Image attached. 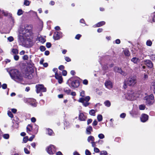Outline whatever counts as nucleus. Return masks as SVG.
Segmentation results:
<instances>
[{
    "label": "nucleus",
    "instance_id": "obj_1",
    "mask_svg": "<svg viewBox=\"0 0 155 155\" xmlns=\"http://www.w3.org/2000/svg\"><path fill=\"white\" fill-rule=\"evenodd\" d=\"M32 25L26 24L21 26L19 29L18 41L23 44L25 41L32 34Z\"/></svg>",
    "mask_w": 155,
    "mask_h": 155
},
{
    "label": "nucleus",
    "instance_id": "obj_2",
    "mask_svg": "<svg viewBox=\"0 0 155 155\" xmlns=\"http://www.w3.org/2000/svg\"><path fill=\"white\" fill-rule=\"evenodd\" d=\"M9 74L12 79L16 81H20L22 80L23 77L21 73L17 69L11 70Z\"/></svg>",
    "mask_w": 155,
    "mask_h": 155
},
{
    "label": "nucleus",
    "instance_id": "obj_3",
    "mask_svg": "<svg viewBox=\"0 0 155 155\" xmlns=\"http://www.w3.org/2000/svg\"><path fill=\"white\" fill-rule=\"evenodd\" d=\"M85 91H82L80 93V96L81 97L79 99L78 101L82 103L85 107H87L89 104L88 102L90 100V97L89 96L85 97Z\"/></svg>",
    "mask_w": 155,
    "mask_h": 155
},
{
    "label": "nucleus",
    "instance_id": "obj_4",
    "mask_svg": "<svg viewBox=\"0 0 155 155\" xmlns=\"http://www.w3.org/2000/svg\"><path fill=\"white\" fill-rule=\"evenodd\" d=\"M137 83V79L135 77H132L128 78L127 80H125L124 82L123 87L126 88L127 85L133 86Z\"/></svg>",
    "mask_w": 155,
    "mask_h": 155
},
{
    "label": "nucleus",
    "instance_id": "obj_5",
    "mask_svg": "<svg viewBox=\"0 0 155 155\" xmlns=\"http://www.w3.org/2000/svg\"><path fill=\"white\" fill-rule=\"evenodd\" d=\"M125 98L128 100L133 101L135 100L138 97L139 95L133 91H129L125 94Z\"/></svg>",
    "mask_w": 155,
    "mask_h": 155
},
{
    "label": "nucleus",
    "instance_id": "obj_6",
    "mask_svg": "<svg viewBox=\"0 0 155 155\" xmlns=\"http://www.w3.org/2000/svg\"><path fill=\"white\" fill-rule=\"evenodd\" d=\"M36 92L37 93L40 92H45L46 91V89L42 84H38L36 86Z\"/></svg>",
    "mask_w": 155,
    "mask_h": 155
},
{
    "label": "nucleus",
    "instance_id": "obj_7",
    "mask_svg": "<svg viewBox=\"0 0 155 155\" xmlns=\"http://www.w3.org/2000/svg\"><path fill=\"white\" fill-rule=\"evenodd\" d=\"M154 97L153 95L151 94L149 96L145 97L144 100L146 101V103L149 104H152L154 102Z\"/></svg>",
    "mask_w": 155,
    "mask_h": 155
},
{
    "label": "nucleus",
    "instance_id": "obj_8",
    "mask_svg": "<svg viewBox=\"0 0 155 155\" xmlns=\"http://www.w3.org/2000/svg\"><path fill=\"white\" fill-rule=\"evenodd\" d=\"M47 152L50 154H54L56 151V149L54 146L51 145L48 146L47 149Z\"/></svg>",
    "mask_w": 155,
    "mask_h": 155
},
{
    "label": "nucleus",
    "instance_id": "obj_9",
    "mask_svg": "<svg viewBox=\"0 0 155 155\" xmlns=\"http://www.w3.org/2000/svg\"><path fill=\"white\" fill-rule=\"evenodd\" d=\"M105 85L106 88L109 89H111L113 87L112 83L110 81H106Z\"/></svg>",
    "mask_w": 155,
    "mask_h": 155
},
{
    "label": "nucleus",
    "instance_id": "obj_10",
    "mask_svg": "<svg viewBox=\"0 0 155 155\" xmlns=\"http://www.w3.org/2000/svg\"><path fill=\"white\" fill-rule=\"evenodd\" d=\"M114 70L115 72L119 73L124 76H125L126 75V73L124 72L123 71L121 68H119L118 67H114Z\"/></svg>",
    "mask_w": 155,
    "mask_h": 155
},
{
    "label": "nucleus",
    "instance_id": "obj_11",
    "mask_svg": "<svg viewBox=\"0 0 155 155\" xmlns=\"http://www.w3.org/2000/svg\"><path fill=\"white\" fill-rule=\"evenodd\" d=\"M28 101L29 104L32 106L35 107L37 106V103L36 100L33 98H30L28 100Z\"/></svg>",
    "mask_w": 155,
    "mask_h": 155
},
{
    "label": "nucleus",
    "instance_id": "obj_12",
    "mask_svg": "<svg viewBox=\"0 0 155 155\" xmlns=\"http://www.w3.org/2000/svg\"><path fill=\"white\" fill-rule=\"evenodd\" d=\"M55 78L58 80L59 83L61 84L62 82L63 79L61 75L58 74L57 72H56L55 74Z\"/></svg>",
    "mask_w": 155,
    "mask_h": 155
},
{
    "label": "nucleus",
    "instance_id": "obj_13",
    "mask_svg": "<svg viewBox=\"0 0 155 155\" xmlns=\"http://www.w3.org/2000/svg\"><path fill=\"white\" fill-rule=\"evenodd\" d=\"M148 116L145 114H143L140 117L141 121L143 122H146L148 119Z\"/></svg>",
    "mask_w": 155,
    "mask_h": 155
},
{
    "label": "nucleus",
    "instance_id": "obj_14",
    "mask_svg": "<svg viewBox=\"0 0 155 155\" xmlns=\"http://www.w3.org/2000/svg\"><path fill=\"white\" fill-rule=\"evenodd\" d=\"M79 85V83L77 80H74L71 82V86L74 87H77Z\"/></svg>",
    "mask_w": 155,
    "mask_h": 155
},
{
    "label": "nucleus",
    "instance_id": "obj_15",
    "mask_svg": "<svg viewBox=\"0 0 155 155\" xmlns=\"http://www.w3.org/2000/svg\"><path fill=\"white\" fill-rule=\"evenodd\" d=\"M145 64L149 68H151L153 67V64L149 60H147L145 61Z\"/></svg>",
    "mask_w": 155,
    "mask_h": 155
},
{
    "label": "nucleus",
    "instance_id": "obj_16",
    "mask_svg": "<svg viewBox=\"0 0 155 155\" xmlns=\"http://www.w3.org/2000/svg\"><path fill=\"white\" fill-rule=\"evenodd\" d=\"M61 38L60 35L59 33L56 32L54 33L53 35V38L55 40H58Z\"/></svg>",
    "mask_w": 155,
    "mask_h": 155
},
{
    "label": "nucleus",
    "instance_id": "obj_17",
    "mask_svg": "<svg viewBox=\"0 0 155 155\" xmlns=\"http://www.w3.org/2000/svg\"><path fill=\"white\" fill-rule=\"evenodd\" d=\"M79 119L81 120H84L86 119V117L82 113H80L79 117Z\"/></svg>",
    "mask_w": 155,
    "mask_h": 155
},
{
    "label": "nucleus",
    "instance_id": "obj_18",
    "mask_svg": "<svg viewBox=\"0 0 155 155\" xmlns=\"http://www.w3.org/2000/svg\"><path fill=\"white\" fill-rule=\"evenodd\" d=\"M32 129V126L30 125H28L26 127L27 132L28 134H30V132L31 131Z\"/></svg>",
    "mask_w": 155,
    "mask_h": 155
},
{
    "label": "nucleus",
    "instance_id": "obj_19",
    "mask_svg": "<svg viewBox=\"0 0 155 155\" xmlns=\"http://www.w3.org/2000/svg\"><path fill=\"white\" fill-rule=\"evenodd\" d=\"M92 130V128L90 126L86 129V134H91V132Z\"/></svg>",
    "mask_w": 155,
    "mask_h": 155
},
{
    "label": "nucleus",
    "instance_id": "obj_20",
    "mask_svg": "<svg viewBox=\"0 0 155 155\" xmlns=\"http://www.w3.org/2000/svg\"><path fill=\"white\" fill-rule=\"evenodd\" d=\"M87 140L89 142H92L94 140V137L92 136H90L87 138Z\"/></svg>",
    "mask_w": 155,
    "mask_h": 155
},
{
    "label": "nucleus",
    "instance_id": "obj_21",
    "mask_svg": "<svg viewBox=\"0 0 155 155\" xmlns=\"http://www.w3.org/2000/svg\"><path fill=\"white\" fill-rule=\"evenodd\" d=\"M38 40L41 43H43L45 41V39L42 37H40L38 38Z\"/></svg>",
    "mask_w": 155,
    "mask_h": 155
},
{
    "label": "nucleus",
    "instance_id": "obj_22",
    "mask_svg": "<svg viewBox=\"0 0 155 155\" xmlns=\"http://www.w3.org/2000/svg\"><path fill=\"white\" fill-rule=\"evenodd\" d=\"M131 61L134 63H137L139 61V60L138 58L134 57L132 59Z\"/></svg>",
    "mask_w": 155,
    "mask_h": 155
},
{
    "label": "nucleus",
    "instance_id": "obj_23",
    "mask_svg": "<svg viewBox=\"0 0 155 155\" xmlns=\"http://www.w3.org/2000/svg\"><path fill=\"white\" fill-rule=\"evenodd\" d=\"M96 111L94 110H91L89 111V114L90 115L95 116V115Z\"/></svg>",
    "mask_w": 155,
    "mask_h": 155
},
{
    "label": "nucleus",
    "instance_id": "obj_24",
    "mask_svg": "<svg viewBox=\"0 0 155 155\" xmlns=\"http://www.w3.org/2000/svg\"><path fill=\"white\" fill-rule=\"evenodd\" d=\"M64 91L66 94H69L70 93L71 90L68 88H65L64 89Z\"/></svg>",
    "mask_w": 155,
    "mask_h": 155
},
{
    "label": "nucleus",
    "instance_id": "obj_25",
    "mask_svg": "<svg viewBox=\"0 0 155 155\" xmlns=\"http://www.w3.org/2000/svg\"><path fill=\"white\" fill-rule=\"evenodd\" d=\"M105 22L104 21H101L99 22L97 24V27H100L103 25H104Z\"/></svg>",
    "mask_w": 155,
    "mask_h": 155
},
{
    "label": "nucleus",
    "instance_id": "obj_26",
    "mask_svg": "<svg viewBox=\"0 0 155 155\" xmlns=\"http://www.w3.org/2000/svg\"><path fill=\"white\" fill-rule=\"evenodd\" d=\"M97 117V120L99 121H101L102 120L103 117L101 115H98Z\"/></svg>",
    "mask_w": 155,
    "mask_h": 155
},
{
    "label": "nucleus",
    "instance_id": "obj_27",
    "mask_svg": "<svg viewBox=\"0 0 155 155\" xmlns=\"http://www.w3.org/2000/svg\"><path fill=\"white\" fill-rule=\"evenodd\" d=\"M30 3V1L28 0H25V1H24V4L26 6H29Z\"/></svg>",
    "mask_w": 155,
    "mask_h": 155
},
{
    "label": "nucleus",
    "instance_id": "obj_28",
    "mask_svg": "<svg viewBox=\"0 0 155 155\" xmlns=\"http://www.w3.org/2000/svg\"><path fill=\"white\" fill-rule=\"evenodd\" d=\"M104 103L105 105L107 106V107H110V103L108 101H105L104 102Z\"/></svg>",
    "mask_w": 155,
    "mask_h": 155
},
{
    "label": "nucleus",
    "instance_id": "obj_29",
    "mask_svg": "<svg viewBox=\"0 0 155 155\" xmlns=\"http://www.w3.org/2000/svg\"><path fill=\"white\" fill-rule=\"evenodd\" d=\"M124 53L126 56H128L130 55L129 51L128 50L126 49L124 50Z\"/></svg>",
    "mask_w": 155,
    "mask_h": 155
},
{
    "label": "nucleus",
    "instance_id": "obj_30",
    "mask_svg": "<svg viewBox=\"0 0 155 155\" xmlns=\"http://www.w3.org/2000/svg\"><path fill=\"white\" fill-rule=\"evenodd\" d=\"M12 52L15 54H17L18 53V51L16 49H13L12 50Z\"/></svg>",
    "mask_w": 155,
    "mask_h": 155
},
{
    "label": "nucleus",
    "instance_id": "obj_31",
    "mask_svg": "<svg viewBox=\"0 0 155 155\" xmlns=\"http://www.w3.org/2000/svg\"><path fill=\"white\" fill-rule=\"evenodd\" d=\"M23 13V11L21 9H20L18 10L17 14L18 15H22Z\"/></svg>",
    "mask_w": 155,
    "mask_h": 155
},
{
    "label": "nucleus",
    "instance_id": "obj_32",
    "mask_svg": "<svg viewBox=\"0 0 155 155\" xmlns=\"http://www.w3.org/2000/svg\"><path fill=\"white\" fill-rule=\"evenodd\" d=\"M146 44L147 46H151L152 44V42L150 40H148L147 41Z\"/></svg>",
    "mask_w": 155,
    "mask_h": 155
},
{
    "label": "nucleus",
    "instance_id": "obj_33",
    "mask_svg": "<svg viewBox=\"0 0 155 155\" xmlns=\"http://www.w3.org/2000/svg\"><path fill=\"white\" fill-rule=\"evenodd\" d=\"M48 133L50 135H51L53 134V131L50 129H48Z\"/></svg>",
    "mask_w": 155,
    "mask_h": 155
},
{
    "label": "nucleus",
    "instance_id": "obj_34",
    "mask_svg": "<svg viewBox=\"0 0 155 155\" xmlns=\"http://www.w3.org/2000/svg\"><path fill=\"white\" fill-rule=\"evenodd\" d=\"M28 140V136L25 137L23 139V141L24 143H26Z\"/></svg>",
    "mask_w": 155,
    "mask_h": 155
},
{
    "label": "nucleus",
    "instance_id": "obj_35",
    "mask_svg": "<svg viewBox=\"0 0 155 155\" xmlns=\"http://www.w3.org/2000/svg\"><path fill=\"white\" fill-rule=\"evenodd\" d=\"M98 137L99 138L102 139L104 137V136L103 134H100L98 135Z\"/></svg>",
    "mask_w": 155,
    "mask_h": 155
},
{
    "label": "nucleus",
    "instance_id": "obj_36",
    "mask_svg": "<svg viewBox=\"0 0 155 155\" xmlns=\"http://www.w3.org/2000/svg\"><path fill=\"white\" fill-rule=\"evenodd\" d=\"M3 136L4 138L5 139H8L9 137V135L8 134H4Z\"/></svg>",
    "mask_w": 155,
    "mask_h": 155
},
{
    "label": "nucleus",
    "instance_id": "obj_37",
    "mask_svg": "<svg viewBox=\"0 0 155 155\" xmlns=\"http://www.w3.org/2000/svg\"><path fill=\"white\" fill-rule=\"evenodd\" d=\"M8 116L11 118H12L13 117V115L11 113V112L9 111L8 112Z\"/></svg>",
    "mask_w": 155,
    "mask_h": 155
},
{
    "label": "nucleus",
    "instance_id": "obj_38",
    "mask_svg": "<svg viewBox=\"0 0 155 155\" xmlns=\"http://www.w3.org/2000/svg\"><path fill=\"white\" fill-rule=\"evenodd\" d=\"M107 153L106 151H103L100 153V155H107Z\"/></svg>",
    "mask_w": 155,
    "mask_h": 155
},
{
    "label": "nucleus",
    "instance_id": "obj_39",
    "mask_svg": "<svg viewBox=\"0 0 155 155\" xmlns=\"http://www.w3.org/2000/svg\"><path fill=\"white\" fill-rule=\"evenodd\" d=\"M145 106L143 105H141L139 106V109L140 110H144L145 108Z\"/></svg>",
    "mask_w": 155,
    "mask_h": 155
},
{
    "label": "nucleus",
    "instance_id": "obj_40",
    "mask_svg": "<svg viewBox=\"0 0 155 155\" xmlns=\"http://www.w3.org/2000/svg\"><path fill=\"white\" fill-rule=\"evenodd\" d=\"M2 14L5 16H6L7 15V14L4 11H1L0 10V15L1 14Z\"/></svg>",
    "mask_w": 155,
    "mask_h": 155
},
{
    "label": "nucleus",
    "instance_id": "obj_41",
    "mask_svg": "<svg viewBox=\"0 0 155 155\" xmlns=\"http://www.w3.org/2000/svg\"><path fill=\"white\" fill-rule=\"evenodd\" d=\"M40 49L41 51H44L45 49V46H41L40 47Z\"/></svg>",
    "mask_w": 155,
    "mask_h": 155
},
{
    "label": "nucleus",
    "instance_id": "obj_42",
    "mask_svg": "<svg viewBox=\"0 0 155 155\" xmlns=\"http://www.w3.org/2000/svg\"><path fill=\"white\" fill-rule=\"evenodd\" d=\"M64 68V67L63 65L60 66L58 67V69L60 70H62Z\"/></svg>",
    "mask_w": 155,
    "mask_h": 155
},
{
    "label": "nucleus",
    "instance_id": "obj_43",
    "mask_svg": "<svg viewBox=\"0 0 155 155\" xmlns=\"http://www.w3.org/2000/svg\"><path fill=\"white\" fill-rule=\"evenodd\" d=\"M62 74L63 76H66L67 74V71L66 70H63L62 72Z\"/></svg>",
    "mask_w": 155,
    "mask_h": 155
},
{
    "label": "nucleus",
    "instance_id": "obj_44",
    "mask_svg": "<svg viewBox=\"0 0 155 155\" xmlns=\"http://www.w3.org/2000/svg\"><path fill=\"white\" fill-rule=\"evenodd\" d=\"M150 58L151 59L153 60H155V55L154 54H152L150 56Z\"/></svg>",
    "mask_w": 155,
    "mask_h": 155
},
{
    "label": "nucleus",
    "instance_id": "obj_45",
    "mask_svg": "<svg viewBox=\"0 0 155 155\" xmlns=\"http://www.w3.org/2000/svg\"><path fill=\"white\" fill-rule=\"evenodd\" d=\"M83 83L85 85H87L88 84V81L86 79H85L83 81Z\"/></svg>",
    "mask_w": 155,
    "mask_h": 155
},
{
    "label": "nucleus",
    "instance_id": "obj_46",
    "mask_svg": "<svg viewBox=\"0 0 155 155\" xmlns=\"http://www.w3.org/2000/svg\"><path fill=\"white\" fill-rule=\"evenodd\" d=\"M14 59L16 61H18L19 58V57L18 55H15L14 57Z\"/></svg>",
    "mask_w": 155,
    "mask_h": 155
},
{
    "label": "nucleus",
    "instance_id": "obj_47",
    "mask_svg": "<svg viewBox=\"0 0 155 155\" xmlns=\"http://www.w3.org/2000/svg\"><path fill=\"white\" fill-rule=\"evenodd\" d=\"M148 75L147 74H144L143 79L144 80H146L148 78Z\"/></svg>",
    "mask_w": 155,
    "mask_h": 155
},
{
    "label": "nucleus",
    "instance_id": "obj_48",
    "mask_svg": "<svg viewBox=\"0 0 155 155\" xmlns=\"http://www.w3.org/2000/svg\"><path fill=\"white\" fill-rule=\"evenodd\" d=\"M13 39V38L12 37H10L8 38V40L10 42L12 41Z\"/></svg>",
    "mask_w": 155,
    "mask_h": 155
},
{
    "label": "nucleus",
    "instance_id": "obj_49",
    "mask_svg": "<svg viewBox=\"0 0 155 155\" xmlns=\"http://www.w3.org/2000/svg\"><path fill=\"white\" fill-rule=\"evenodd\" d=\"M94 151L96 153H98L99 152V149L97 147H94Z\"/></svg>",
    "mask_w": 155,
    "mask_h": 155
},
{
    "label": "nucleus",
    "instance_id": "obj_50",
    "mask_svg": "<svg viewBox=\"0 0 155 155\" xmlns=\"http://www.w3.org/2000/svg\"><path fill=\"white\" fill-rule=\"evenodd\" d=\"M35 137V136L34 135H32V136L28 139V140L31 141H32Z\"/></svg>",
    "mask_w": 155,
    "mask_h": 155
},
{
    "label": "nucleus",
    "instance_id": "obj_51",
    "mask_svg": "<svg viewBox=\"0 0 155 155\" xmlns=\"http://www.w3.org/2000/svg\"><path fill=\"white\" fill-rule=\"evenodd\" d=\"M81 35L80 34H78L75 36V38L77 39H79L81 37Z\"/></svg>",
    "mask_w": 155,
    "mask_h": 155
},
{
    "label": "nucleus",
    "instance_id": "obj_52",
    "mask_svg": "<svg viewBox=\"0 0 155 155\" xmlns=\"http://www.w3.org/2000/svg\"><path fill=\"white\" fill-rule=\"evenodd\" d=\"M46 46L48 48H50L51 46V44L50 43H47L46 44Z\"/></svg>",
    "mask_w": 155,
    "mask_h": 155
},
{
    "label": "nucleus",
    "instance_id": "obj_53",
    "mask_svg": "<svg viewBox=\"0 0 155 155\" xmlns=\"http://www.w3.org/2000/svg\"><path fill=\"white\" fill-rule=\"evenodd\" d=\"M85 154L86 155H90L91 153L87 150H86L85 151Z\"/></svg>",
    "mask_w": 155,
    "mask_h": 155
},
{
    "label": "nucleus",
    "instance_id": "obj_54",
    "mask_svg": "<svg viewBox=\"0 0 155 155\" xmlns=\"http://www.w3.org/2000/svg\"><path fill=\"white\" fill-rule=\"evenodd\" d=\"M2 87L3 89H5L7 87V85L6 84H2Z\"/></svg>",
    "mask_w": 155,
    "mask_h": 155
},
{
    "label": "nucleus",
    "instance_id": "obj_55",
    "mask_svg": "<svg viewBox=\"0 0 155 155\" xmlns=\"http://www.w3.org/2000/svg\"><path fill=\"white\" fill-rule=\"evenodd\" d=\"M91 143L92 144V147H95L96 146V143L95 142H94V141L91 142Z\"/></svg>",
    "mask_w": 155,
    "mask_h": 155
},
{
    "label": "nucleus",
    "instance_id": "obj_56",
    "mask_svg": "<svg viewBox=\"0 0 155 155\" xmlns=\"http://www.w3.org/2000/svg\"><path fill=\"white\" fill-rule=\"evenodd\" d=\"M152 87L155 89V81L152 83Z\"/></svg>",
    "mask_w": 155,
    "mask_h": 155
},
{
    "label": "nucleus",
    "instance_id": "obj_57",
    "mask_svg": "<svg viewBox=\"0 0 155 155\" xmlns=\"http://www.w3.org/2000/svg\"><path fill=\"white\" fill-rule=\"evenodd\" d=\"M24 150L25 153H26L27 154H29V151L28 150V149L26 148H25Z\"/></svg>",
    "mask_w": 155,
    "mask_h": 155
},
{
    "label": "nucleus",
    "instance_id": "obj_58",
    "mask_svg": "<svg viewBox=\"0 0 155 155\" xmlns=\"http://www.w3.org/2000/svg\"><path fill=\"white\" fill-rule=\"evenodd\" d=\"M28 58V56L27 55H25L23 56V58L24 60H27Z\"/></svg>",
    "mask_w": 155,
    "mask_h": 155
},
{
    "label": "nucleus",
    "instance_id": "obj_59",
    "mask_svg": "<svg viewBox=\"0 0 155 155\" xmlns=\"http://www.w3.org/2000/svg\"><path fill=\"white\" fill-rule=\"evenodd\" d=\"M65 60L67 62H69L71 61V59L68 57H66L65 58Z\"/></svg>",
    "mask_w": 155,
    "mask_h": 155
},
{
    "label": "nucleus",
    "instance_id": "obj_60",
    "mask_svg": "<svg viewBox=\"0 0 155 155\" xmlns=\"http://www.w3.org/2000/svg\"><path fill=\"white\" fill-rule=\"evenodd\" d=\"M126 116V114L125 113H122L120 115V117L121 118H124Z\"/></svg>",
    "mask_w": 155,
    "mask_h": 155
},
{
    "label": "nucleus",
    "instance_id": "obj_61",
    "mask_svg": "<svg viewBox=\"0 0 155 155\" xmlns=\"http://www.w3.org/2000/svg\"><path fill=\"white\" fill-rule=\"evenodd\" d=\"M31 120L32 122H35L36 121V120L35 117H33L31 118Z\"/></svg>",
    "mask_w": 155,
    "mask_h": 155
},
{
    "label": "nucleus",
    "instance_id": "obj_62",
    "mask_svg": "<svg viewBox=\"0 0 155 155\" xmlns=\"http://www.w3.org/2000/svg\"><path fill=\"white\" fill-rule=\"evenodd\" d=\"M97 121L96 120H94L93 123V125L96 126L97 124Z\"/></svg>",
    "mask_w": 155,
    "mask_h": 155
},
{
    "label": "nucleus",
    "instance_id": "obj_63",
    "mask_svg": "<svg viewBox=\"0 0 155 155\" xmlns=\"http://www.w3.org/2000/svg\"><path fill=\"white\" fill-rule=\"evenodd\" d=\"M92 120L91 119H88L87 121V124H89L91 123L92 122Z\"/></svg>",
    "mask_w": 155,
    "mask_h": 155
},
{
    "label": "nucleus",
    "instance_id": "obj_64",
    "mask_svg": "<svg viewBox=\"0 0 155 155\" xmlns=\"http://www.w3.org/2000/svg\"><path fill=\"white\" fill-rule=\"evenodd\" d=\"M115 42L116 44H119L120 43V40L119 39H117L116 40Z\"/></svg>",
    "mask_w": 155,
    "mask_h": 155
}]
</instances>
